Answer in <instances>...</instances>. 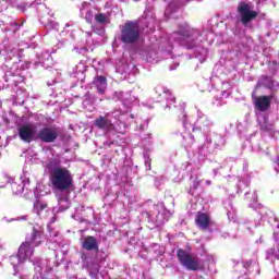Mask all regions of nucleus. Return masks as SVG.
Listing matches in <instances>:
<instances>
[{"mask_svg":"<svg viewBox=\"0 0 279 279\" xmlns=\"http://www.w3.org/2000/svg\"><path fill=\"white\" fill-rule=\"evenodd\" d=\"M4 180H7V182H14V180L9 175H4Z\"/></svg>","mask_w":279,"mask_h":279,"instance_id":"nucleus-23","label":"nucleus"},{"mask_svg":"<svg viewBox=\"0 0 279 279\" xmlns=\"http://www.w3.org/2000/svg\"><path fill=\"white\" fill-rule=\"evenodd\" d=\"M36 124L28 123L21 125L17 129L21 141H24V143H32V141H34V137L36 136Z\"/></svg>","mask_w":279,"mask_h":279,"instance_id":"nucleus-8","label":"nucleus"},{"mask_svg":"<svg viewBox=\"0 0 279 279\" xmlns=\"http://www.w3.org/2000/svg\"><path fill=\"white\" fill-rule=\"evenodd\" d=\"M138 38H141V28L138 27V24L134 22H128L126 24H124L121 35L122 43H125L126 45H132L134 43H137Z\"/></svg>","mask_w":279,"mask_h":279,"instance_id":"nucleus-4","label":"nucleus"},{"mask_svg":"<svg viewBox=\"0 0 279 279\" xmlns=\"http://www.w3.org/2000/svg\"><path fill=\"white\" fill-rule=\"evenodd\" d=\"M83 248L88 252L93 250H99V245L97 244V240L94 236H87L82 242Z\"/></svg>","mask_w":279,"mask_h":279,"instance_id":"nucleus-14","label":"nucleus"},{"mask_svg":"<svg viewBox=\"0 0 279 279\" xmlns=\"http://www.w3.org/2000/svg\"><path fill=\"white\" fill-rule=\"evenodd\" d=\"M29 184V175L24 173L19 181L11 183L14 195H21L25 191V186Z\"/></svg>","mask_w":279,"mask_h":279,"instance_id":"nucleus-10","label":"nucleus"},{"mask_svg":"<svg viewBox=\"0 0 279 279\" xmlns=\"http://www.w3.org/2000/svg\"><path fill=\"white\" fill-rule=\"evenodd\" d=\"M93 84L96 86L98 93L104 94L108 88V83L106 82V77L98 76L94 80Z\"/></svg>","mask_w":279,"mask_h":279,"instance_id":"nucleus-15","label":"nucleus"},{"mask_svg":"<svg viewBox=\"0 0 279 279\" xmlns=\"http://www.w3.org/2000/svg\"><path fill=\"white\" fill-rule=\"evenodd\" d=\"M173 38L179 40V43H182V40L185 43L187 49H194V47H197L202 40V34L199 31L191 29L189 27L183 28L179 33L173 34Z\"/></svg>","mask_w":279,"mask_h":279,"instance_id":"nucleus-3","label":"nucleus"},{"mask_svg":"<svg viewBox=\"0 0 279 279\" xmlns=\"http://www.w3.org/2000/svg\"><path fill=\"white\" fill-rule=\"evenodd\" d=\"M95 21H96L97 23H101V24L108 23V16H107L106 14H104V13H99V14H97V15L95 16Z\"/></svg>","mask_w":279,"mask_h":279,"instance_id":"nucleus-21","label":"nucleus"},{"mask_svg":"<svg viewBox=\"0 0 279 279\" xmlns=\"http://www.w3.org/2000/svg\"><path fill=\"white\" fill-rule=\"evenodd\" d=\"M177 256L181 265L189 271H197L198 269H202V263L199 259L193 257V255L189 254V252L180 248L177 252Z\"/></svg>","mask_w":279,"mask_h":279,"instance_id":"nucleus-5","label":"nucleus"},{"mask_svg":"<svg viewBox=\"0 0 279 279\" xmlns=\"http://www.w3.org/2000/svg\"><path fill=\"white\" fill-rule=\"evenodd\" d=\"M203 52H204V56H206V53H208V51H207V50H203Z\"/></svg>","mask_w":279,"mask_h":279,"instance_id":"nucleus-25","label":"nucleus"},{"mask_svg":"<svg viewBox=\"0 0 279 279\" xmlns=\"http://www.w3.org/2000/svg\"><path fill=\"white\" fill-rule=\"evenodd\" d=\"M35 265V271L39 274V276H43V271H49V267L47 266V260H37L34 263Z\"/></svg>","mask_w":279,"mask_h":279,"instance_id":"nucleus-16","label":"nucleus"},{"mask_svg":"<svg viewBox=\"0 0 279 279\" xmlns=\"http://www.w3.org/2000/svg\"><path fill=\"white\" fill-rule=\"evenodd\" d=\"M0 250H3V247H2V246H0Z\"/></svg>","mask_w":279,"mask_h":279,"instance_id":"nucleus-28","label":"nucleus"},{"mask_svg":"<svg viewBox=\"0 0 279 279\" xmlns=\"http://www.w3.org/2000/svg\"><path fill=\"white\" fill-rule=\"evenodd\" d=\"M275 170H276V171H277V173H278V171H279V170H278V167H276V166H275Z\"/></svg>","mask_w":279,"mask_h":279,"instance_id":"nucleus-26","label":"nucleus"},{"mask_svg":"<svg viewBox=\"0 0 279 279\" xmlns=\"http://www.w3.org/2000/svg\"><path fill=\"white\" fill-rule=\"evenodd\" d=\"M207 182V184H210V181H206Z\"/></svg>","mask_w":279,"mask_h":279,"instance_id":"nucleus-27","label":"nucleus"},{"mask_svg":"<svg viewBox=\"0 0 279 279\" xmlns=\"http://www.w3.org/2000/svg\"><path fill=\"white\" fill-rule=\"evenodd\" d=\"M254 104L257 110H260V112H265V110H267V108H269L271 104V98L269 96L255 97Z\"/></svg>","mask_w":279,"mask_h":279,"instance_id":"nucleus-12","label":"nucleus"},{"mask_svg":"<svg viewBox=\"0 0 279 279\" xmlns=\"http://www.w3.org/2000/svg\"><path fill=\"white\" fill-rule=\"evenodd\" d=\"M124 111L117 113V111L106 113L105 116L98 117L94 125L98 128V130H102V132H114V123H112L113 119H117L120 114H123Z\"/></svg>","mask_w":279,"mask_h":279,"instance_id":"nucleus-6","label":"nucleus"},{"mask_svg":"<svg viewBox=\"0 0 279 279\" xmlns=\"http://www.w3.org/2000/svg\"><path fill=\"white\" fill-rule=\"evenodd\" d=\"M238 10L241 15L242 23L244 25H247V23H250V21H254V19H256V16H258V13L256 11L252 10V4L241 3L239 5Z\"/></svg>","mask_w":279,"mask_h":279,"instance_id":"nucleus-9","label":"nucleus"},{"mask_svg":"<svg viewBox=\"0 0 279 279\" xmlns=\"http://www.w3.org/2000/svg\"><path fill=\"white\" fill-rule=\"evenodd\" d=\"M156 93L159 95V97H165V99H167L168 108L171 106V104H175V97H173L171 95V92H169L168 89L162 88V87H156Z\"/></svg>","mask_w":279,"mask_h":279,"instance_id":"nucleus-13","label":"nucleus"},{"mask_svg":"<svg viewBox=\"0 0 279 279\" xmlns=\"http://www.w3.org/2000/svg\"><path fill=\"white\" fill-rule=\"evenodd\" d=\"M198 119H205L207 121V123L205 124L207 128H209V125H213V122H210L208 117L202 113V111H198Z\"/></svg>","mask_w":279,"mask_h":279,"instance_id":"nucleus-22","label":"nucleus"},{"mask_svg":"<svg viewBox=\"0 0 279 279\" xmlns=\"http://www.w3.org/2000/svg\"><path fill=\"white\" fill-rule=\"evenodd\" d=\"M43 243V228L40 226L34 227L33 232L26 238L25 243L20 246L17 256H11L10 263L16 269L19 265L29 260L34 256V247H38Z\"/></svg>","mask_w":279,"mask_h":279,"instance_id":"nucleus-2","label":"nucleus"},{"mask_svg":"<svg viewBox=\"0 0 279 279\" xmlns=\"http://www.w3.org/2000/svg\"><path fill=\"white\" fill-rule=\"evenodd\" d=\"M81 14L82 16H85L87 23L93 22L94 15L92 11L89 10L86 11V9H81Z\"/></svg>","mask_w":279,"mask_h":279,"instance_id":"nucleus-20","label":"nucleus"},{"mask_svg":"<svg viewBox=\"0 0 279 279\" xmlns=\"http://www.w3.org/2000/svg\"><path fill=\"white\" fill-rule=\"evenodd\" d=\"M60 135V129L58 126H45L39 130L37 138L43 143H56V140Z\"/></svg>","mask_w":279,"mask_h":279,"instance_id":"nucleus-7","label":"nucleus"},{"mask_svg":"<svg viewBox=\"0 0 279 279\" xmlns=\"http://www.w3.org/2000/svg\"><path fill=\"white\" fill-rule=\"evenodd\" d=\"M195 221L197 228H199L201 230H208V228L213 226V220H210V216H208V214L198 213Z\"/></svg>","mask_w":279,"mask_h":279,"instance_id":"nucleus-11","label":"nucleus"},{"mask_svg":"<svg viewBox=\"0 0 279 279\" xmlns=\"http://www.w3.org/2000/svg\"><path fill=\"white\" fill-rule=\"evenodd\" d=\"M58 206H59L60 213H62V210H68L70 206L69 198L66 196L58 198Z\"/></svg>","mask_w":279,"mask_h":279,"instance_id":"nucleus-19","label":"nucleus"},{"mask_svg":"<svg viewBox=\"0 0 279 279\" xmlns=\"http://www.w3.org/2000/svg\"><path fill=\"white\" fill-rule=\"evenodd\" d=\"M46 58L47 60H51V54H49L48 52L46 53Z\"/></svg>","mask_w":279,"mask_h":279,"instance_id":"nucleus-24","label":"nucleus"},{"mask_svg":"<svg viewBox=\"0 0 279 279\" xmlns=\"http://www.w3.org/2000/svg\"><path fill=\"white\" fill-rule=\"evenodd\" d=\"M34 213H36V215H43V213H47V203L37 201L34 204Z\"/></svg>","mask_w":279,"mask_h":279,"instance_id":"nucleus-17","label":"nucleus"},{"mask_svg":"<svg viewBox=\"0 0 279 279\" xmlns=\"http://www.w3.org/2000/svg\"><path fill=\"white\" fill-rule=\"evenodd\" d=\"M43 167L50 173V182L57 191H69L73 186V175L66 168L60 167V161L50 158L43 161Z\"/></svg>","mask_w":279,"mask_h":279,"instance_id":"nucleus-1","label":"nucleus"},{"mask_svg":"<svg viewBox=\"0 0 279 279\" xmlns=\"http://www.w3.org/2000/svg\"><path fill=\"white\" fill-rule=\"evenodd\" d=\"M266 258H267V260H270L271 263H274L275 260H279V247L269 248L267 251Z\"/></svg>","mask_w":279,"mask_h":279,"instance_id":"nucleus-18","label":"nucleus"}]
</instances>
